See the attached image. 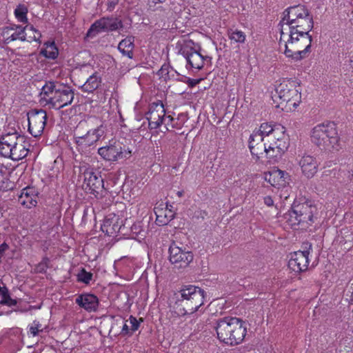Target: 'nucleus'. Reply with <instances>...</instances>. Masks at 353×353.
<instances>
[{
    "mask_svg": "<svg viewBox=\"0 0 353 353\" xmlns=\"http://www.w3.org/2000/svg\"><path fill=\"white\" fill-rule=\"evenodd\" d=\"M248 146L257 158L265 154L270 160L277 161L288 150L289 141L284 127L263 123L250 134Z\"/></svg>",
    "mask_w": 353,
    "mask_h": 353,
    "instance_id": "f03ea898",
    "label": "nucleus"
},
{
    "mask_svg": "<svg viewBox=\"0 0 353 353\" xmlns=\"http://www.w3.org/2000/svg\"><path fill=\"white\" fill-rule=\"evenodd\" d=\"M276 93L278 106L287 112L294 110L301 101V87L296 81L283 79L276 86Z\"/></svg>",
    "mask_w": 353,
    "mask_h": 353,
    "instance_id": "423d86ee",
    "label": "nucleus"
},
{
    "mask_svg": "<svg viewBox=\"0 0 353 353\" xmlns=\"http://www.w3.org/2000/svg\"><path fill=\"white\" fill-rule=\"evenodd\" d=\"M17 133H8L4 134L0 139V153L2 156L7 157L11 156L14 145H17Z\"/></svg>",
    "mask_w": 353,
    "mask_h": 353,
    "instance_id": "5701e85b",
    "label": "nucleus"
},
{
    "mask_svg": "<svg viewBox=\"0 0 353 353\" xmlns=\"http://www.w3.org/2000/svg\"><path fill=\"white\" fill-rule=\"evenodd\" d=\"M180 294L186 308V313L192 314L196 312L204 303L205 292L199 287L185 286L181 290Z\"/></svg>",
    "mask_w": 353,
    "mask_h": 353,
    "instance_id": "9d476101",
    "label": "nucleus"
},
{
    "mask_svg": "<svg viewBox=\"0 0 353 353\" xmlns=\"http://www.w3.org/2000/svg\"><path fill=\"white\" fill-rule=\"evenodd\" d=\"M134 48V38L129 37L123 39L118 46L119 50L130 59L132 58Z\"/></svg>",
    "mask_w": 353,
    "mask_h": 353,
    "instance_id": "cd10ccee",
    "label": "nucleus"
},
{
    "mask_svg": "<svg viewBox=\"0 0 353 353\" xmlns=\"http://www.w3.org/2000/svg\"><path fill=\"white\" fill-rule=\"evenodd\" d=\"M350 65L353 68V52H352L350 55Z\"/></svg>",
    "mask_w": 353,
    "mask_h": 353,
    "instance_id": "79ce46f5",
    "label": "nucleus"
},
{
    "mask_svg": "<svg viewBox=\"0 0 353 353\" xmlns=\"http://www.w3.org/2000/svg\"><path fill=\"white\" fill-rule=\"evenodd\" d=\"M78 280L84 283H88L92 279V274L90 272H86L85 270H82L77 275Z\"/></svg>",
    "mask_w": 353,
    "mask_h": 353,
    "instance_id": "c9c22d12",
    "label": "nucleus"
},
{
    "mask_svg": "<svg viewBox=\"0 0 353 353\" xmlns=\"http://www.w3.org/2000/svg\"><path fill=\"white\" fill-rule=\"evenodd\" d=\"M46 267V265L45 263H41L38 268H39V271H43V270H44Z\"/></svg>",
    "mask_w": 353,
    "mask_h": 353,
    "instance_id": "a19ab883",
    "label": "nucleus"
},
{
    "mask_svg": "<svg viewBox=\"0 0 353 353\" xmlns=\"http://www.w3.org/2000/svg\"><path fill=\"white\" fill-rule=\"evenodd\" d=\"M316 206L309 203L294 205L293 208L284 214V219L289 225L295 228L300 223L313 222L314 216L316 214Z\"/></svg>",
    "mask_w": 353,
    "mask_h": 353,
    "instance_id": "0eeeda50",
    "label": "nucleus"
},
{
    "mask_svg": "<svg viewBox=\"0 0 353 353\" xmlns=\"http://www.w3.org/2000/svg\"><path fill=\"white\" fill-rule=\"evenodd\" d=\"M263 179L272 187L283 189L289 185L291 177L288 172L275 167L263 174Z\"/></svg>",
    "mask_w": 353,
    "mask_h": 353,
    "instance_id": "2eb2a0df",
    "label": "nucleus"
},
{
    "mask_svg": "<svg viewBox=\"0 0 353 353\" xmlns=\"http://www.w3.org/2000/svg\"><path fill=\"white\" fill-rule=\"evenodd\" d=\"M127 321L130 325L131 332H134L138 330L139 327V321L135 317L130 316Z\"/></svg>",
    "mask_w": 353,
    "mask_h": 353,
    "instance_id": "e433bc0d",
    "label": "nucleus"
},
{
    "mask_svg": "<svg viewBox=\"0 0 353 353\" xmlns=\"http://www.w3.org/2000/svg\"><path fill=\"white\" fill-rule=\"evenodd\" d=\"M80 170L83 177V188L92 194L98 193L99 190L103 187L101 176L90 167L82 166Z\"/></svg>",
    "mask_w": 353,
    "mask_h": 353,
    "instance_id": "ddd939ff",
    "label": "nucleus"
},
{
    "mask_svg": "<svg viewBox=\"0 0 353 353\" xmlns=\"http://www.w3.org/2000/svg\"><path fill=\"white\" fill-rule=\"evenodd\" d=\"M41 99L50 107L60 109L72 102L74 93L68 87L53 82H47L42 87Z\"/></svg>",
    "mask_w": 353,
    "mask_h": 353,
    "instance_id": "39448f33",
    "label": "nucleus"
},
{
    "mask_svg": "<svg viewBox=\"0 0 353 353\" xmlns=\"http://www.w3.org/2000/svg\"><path fill=\"white\" fill-rule=\"evenodd\" d=\"M263 202L268 207H272L274 205V201L270 196H266L263 198Z\"/></svg>",
    "mask_w": 353,
    "mask_h": 353,
    "instance_id": "4c0bfd02",
    "label": "nucleus"
},
{
    "mask_svg": "<svg viewBox=\"0 0 353 353\" xmlns=\"http://www.w3.org/2000/svg\"><path fill=\"white\" fill-rule=\"evenodd\" d=\"M28 8L24 5H19L14 10V14L17 20L20 22H27Z\"/></svg>",
    "mask_w": 353,
    "mask_h": 353,
    "instance_id": "72a5a7b5",
    "label": "nucleus"
},
{
    "mask_svg": "<svg viewBox=\"0 0 353 353\" xmlns=\"http://www.w3.org/2000/svg\"><path fill=\"white\" fill-rule=\"evenodd\" d=\"M98 154L105 161H117L129 159L132 157V150L129 147L123 146L119 141L111 140L98 149Z\"/></svg>",
    "mask_w": 353,
    "mask_h": 353,
    "instance_id": "1a4fd4ad",
    "label": "nucleus"
},
{
    "mask_svg": "<svg viewBox=\"0 0 353 353\" xmlns=\"http://www.w3.org/2000/svg\"><path fill=\"white\" fill-rule=\"evenodd\" d=\"M45 329V326H43L42 324L39 323L38 321H34L30 325H29V334L32 335V336H36L39 335V334L43 331Z\"/></svg>",
    "mask_w": 353,
    "mask_h": 353,
    "instance_id": "f704fd0d",
    "label": "nucleus"
},
{
    "mask_svg": "<svg viewBox=\"0 0 353 353\" xmlns=\"http://www.w3.org/2000/svg\"><path fill=\"white\" fill-rule=\"evenodd\" d=\"M58 53V49L54 42L45 43L43 48L41 50V54L49 59H55Z\"/></svg>",
    "mask_w": 353,
    "mask_h": 353,
    "instance_id": "c756f323",
    "label": "nucleus"
},
{
    "mask_svg": "<svg viewBox=\"0 0 353 353\" xmlns=\"http://www.w3.org/2000/svg\"><path fill=\"white\" fill-rule=\"evenodd\" d=\"M145 117L151 129H157L163 125L165 130H168V125L173 120L170 115L165 114L164 105L160 101L150 105Z\"/></svg>",
    "mask_w": 353,
    "mask_h": 353,
    "instance_id": "9b49d317",
    "label": "nucleus"
},
{
    "mask_svg": "<svg viewBox=\"0 0 353 353\" xmlns=\"http://www.w3.org/2000/svg\"><path fill=\"white\" fill-rule=\"evenodd\" d=\"M15 40H26V33L23 30L22 27L17 26H12L6 27L0 30V41L9 43Z\"/></svg>",
    "mask_w": 353,
    "mask_h": 353,
    "instance_id": "aec40b11",
    "label": "nucleus"
},
{
    "mask_svg": "<svg viewBox=\"0 0 353 353\" xmlns=\"http://www.w3.org/2000/svg\"><path fill=\"white\" fill-rule=\"evenodd\" d=\"M38 192L34 187L23 188L19 196V202L26 208H32L37 205Z\"/></svg>",
    "mask_w": 353,
    "mask_h": 353,
    "instance_id": "412c9836",
    "label": "nucleus"
},
{
    "mask_svg": "<svg viewBox=\"0 0 353 353\" xmlns=\"http://www.w3.org/2000/svg\"><path fill=\"white\" fill-rule=\"evenodd\" d=\"M26 33V40L28 42L33 41H39L41 37V34L32 26L28 25L25 28H22Z\"/></svg>",
    "mask_w": 353,
    "mask_h": 353,
    "instance_id": "7c9ffc66",
    "label": "nucleus"
},
{
    "mask_svg": "<svg viewBox=\"0 0 353 353\" xmlns=\"http://www.w3.org/2000/svg\"><path fill=\"white\" fill-rule=\"evenodd\" d=\"M215 328L219 340L230 345L241 343L247 332L246 323L236 317H225L219 320Z\"/></svg>",
    "mask_w": 353,
    "mask_h": 353,
    "instance_id": "7ed1b4c3",
    "label": "nucleus"
},
{
    "mask_svg": "<svg viewBox=\"0 0 353 353\" xmlns=\"http://www.w3.org/2000/svg\"><path fill=\"white\" fill-rule=\"evenodd\" d=\"M169 254L170 261L177 268L187 267L193 260L191 252L182 249L175 243L170 245Z\"/></svg>",
    "mask_w": 353,
    "mask_h": 353,
    "instance_id": "4468645a",
    "label": "nucleus"
},
{
    "mask_svg": "<svg viewBox=\"0 0 353 353\" xmlns=\"http://www.w3.org/2000/svg\"><path fill=\"white\" fill-rule=\"evenodd\" d=\"M170 125H171V127H173V125H172V122L170 123V125H168V130H169L168 127H169Z\"/></svg>",
    "mask_w": 353,
    "mask_h": 353,
    "instance_id": "37998d69",
    "label": "nucleus"
},
{
    "mask_svg": "<svg viewBox=\"0 0 353 353\" xmlns=\"http://www.w3.org/2000/svg\"><path fill=\"white\" fill-rule=\"evenodd\" d=\"M156 223L159 225L168 224L174 216L173 206L167 203L161 202L154 208Z\"/></svg>",
    "mask_w": 353,
    "mask_h": 353,
    "instance_id": "a211bd4d",
    "label": "nucleus"
},
{
    "mask_svg": "<svg viewBox=\"0 0 353 353\" xmlns=\"http://www.w3.org/2000/svg\"><path fill=\"white\" fill-rule=\"evenodd\" d=\"M28 130L34 137L41 135L45 128L47 114L43 110H32L28 113Z\"/></svg>",
    "mask_w": 353,
    "mask_h": 353,
    "instance_id": "f8f14e48",
    "label": "nucleus"
},
{
    "mask_svg": "<svg viewBox=\"0 0 353 353\" xmlns=\"http://www.w3.org/2000/svg\"><path fill=\"white\" fill-rule=\"evenodd\" d=\"M307 251H297L290 254L288 266L295 272L305 271L307 268L309 260Z\"/></svg>",
    "mask_w": 353,
    "mask_h": 353,
    "instance_id": "f3484780",
    "label": "nucleus"
},
{
    "mask_svg": "<svg viewBox=\"0 0 353 353\" xmlns=\"http://www.w3.org/2000/svg\"><path fill=\"white\" fill-rule=\"evenodd\" d=\"M165 0H148V6L150 8L154 7L157 3H162Z\"/></svg>",
    "mask_w": 353,
    "mask_h": 353,
    "instance_id": "58836bf2",
    "label": "nucleus"
},
{
    "mask_svg": "<svg viewBox=\"0 0 353 353\" xmlns=\"http://www.w3.org/2000/svg\"><path fill=\"white\" fill-rule=\"evenodd\" d=\"M297 161L303 174L307 178H312L317 172L319 164L313 156L304 154Z\"/></svg>",
    "mask_w": 353,
    "mask_h": 353,
    "instance_id": "6ab92c4d",
    "label": "nucleus"
},
{
    "mask_svg": "<svg viewBox=\"0 0 353 353\" xmlns=\"http://www.w3.org/2000/svg\"><path fill=\"white\" fill-rule=\"evenodd\" d=\"M190 67L195 70H201L205 64L210 63V57L203 54L199 48L192 52L190 54L185 58Z\"/></svg>",
    "mask_w": 353,
    "mask_h": 353,
    "instance_id": "4be33fe9",
    "label": "nucleus"
},
{
    "mask_svg": "<svg viewBox=\"0 0 353 353\" xmlns=\"http://www.w3.org/2000/svg\"><path fill=\"white\" fill-rule=\"evenodd\" d=\"M76 303L88 312L95 311L99 305L98 298L91 294H83L76 299Z\"/></svg>",
    "mask_w": 353,
    "mask_h": 353,
    "instance_id": "a878e982",
    "label": "nucleus"
},
{
    "mask_svg": "<svg viewBox=\"0 0 353 353\" xmlns=\"http://www.w3.org/2000/svg\"><path fill=\"white\" fill-rule=\"evenodd\" d=\"M120 26L121 21L116 18H102L92 25L87 33V37H92L101 32L115 30Z\"/></svg>",
    "mask_w": 353,
    "mask_h": 353,
    "instance_id": "dca6fc26",
    "label": "nucleus"
},
{
    "mask_svg": "<svg viewBox=\"0 0 353 353\" xmlns=\"http://www.w3.org/2000/svg\"><path fill=\"white\" fill-rule=\"evenodd\" d=\"M312 27V19L303 6L285 10L281 21L280 51L295 60L306 57L312 44L309 32Z\"/></svg>",
    "mask_w": 353,
    "mask_h": 353,
    "instance_id": "f257e3e1",
    "label": "nucleus"
},
{
    "mask_svg": "<svg viewBox=\"0 0 353 353\" xmlns=\"http://www.w3.org/2000/svg\"><path fill=\"white\" fill-rule=\"evenodd\" d=\"M0 304L9 306L15 305L17 304V301L10 297L8 290L4 286H0Z\"/></svg>",
    "mask_w": 353,
    "mask_h": 353,
    "instance_id": "473e14b6",
    "label": "nucleus"
},
{
    "mask_svg": "<svg viewBox=\"0 0 353 353\" xmlns=\"http://www.w3.org/2000/svg\"><path fill=\"white\" fill-rule=\"evenodd\" d=\"M28 143L26 141V138L19 135L17 145H14L11 156H8L7 158H10L14 161H19L23 159L28 153Z\"/></svg>",
    "mask_w": 353,
    "mask_h": 353,
    "instance_id": "393cba45",
    "label": "nucleus"
},
{
    "mask_svg": "<svg viewBox=\"0 0 353 353\" xmlns=\"http://www.w3.org/2000/svg\"><path fill=\"white\" fill-rule=\"evenodd\" d=\"M101 82V77L97 73H94L87 79L82 85V89L85 92H92L99 88Z\"/></svg>",
    "mask_w": 353,
    "mask_h": 353,
    "instance_id": "c85d7f7f",
    "label": "nucleus"
},
{
    "mask_svg": "<svg viewBox=\"0 0 353 353\" xmlns=\"http://www.w3.org/2000/svg\"><path fill=\"white\" fill-rule=\"evenodd\" d=\"M176 48L178 50L179 53L186 58L188 54H190L192 52L199 48V47L192 40L187 38H181L177 41Z\"/></svg>",
    "mask_w": 353,
    "mask_h": 353,
    "instance_id": "bb28decb",
    "label": "nucleus"
},
{
    "mask_svg": "<svg viewBox=\"0 0 353 353\" xmlns=\"http://www.w3.org/2000/svg\"><path fill=\"white\" fill-rule=\"evenodd\" d=\"M121 222L118 216L109 214L104 220L101 230L108 236H113L118 233L121 229Z\"/></svg>",
    "mask_w": 353,
    "mask_h": 353,
    "instance_id": "b1692460",
    "label": "nucleus"
},
{
    "mask_svg": "<svg viewBox=\"0 0 353 353\" xmlns=\"http://www.w3.org/2000/svg\"><path fill=\"white\" fill-rule=\"evenodd\" d=\"M310 138L312 143L325 151L336 152L341 148L336 126L332 123L316 125L311 131Z\"/></svg>",
    "mask_w": 353,
    "mask_h": 353,
    "instance_id": "20e7f679",
    "label": "nucleus"
},
{
    "mask_svg": "<svg viewBox=\"0 0 353 353\" xmlns=\"http://www.w3.org/2000/svg\"><path fill=\"white\" fill-rule=\"evenodd\" d=\"M84 123H80L74 134V142L79 152H85L90 147L94 145L105 133V128L101 125L97 128L90 129L85 134L80 132Z\"/></svg>",
    "mask_w": 353,
    "mask_h": 353,
    "instance_id": "6e6552de",
    "label": "nucleus"
},
{
    "mask_svg": "<svg viewBox=\"0 0 353 353\" xmlns=\"http://www.w3.org/2000/svg\"><path fill=\"white\" fill-rule=\"evenodd\" d=\"M228 36L232 41L239 43H244L246 39L245 33L237 29L230 30L229 31Z\"/></svg>",
    "mask_w": 353,
    "mask_h": 353,
    "instance_id": "2f4dec72",
    "label": "nucleus"
},
{
    "mask_svg": "<svg viewBox=\"0 0 353 353\" xmlns=\"http://www.w3.org/2000/svg\"><path fill=\"white\" fill-rule=\"evenodd\" d=\"M130 331V325L128 324V321H125V324L123 325V329H122V332L123 333H128Z\"/></svg>",
    "mask_w": 353,
    "mask_h": 353,
    "instance_id": "ea45409f",
    "label": "nucleus"
}]
</instances>
